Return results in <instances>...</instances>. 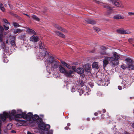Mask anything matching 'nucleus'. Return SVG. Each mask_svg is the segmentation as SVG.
<instances>
[{
  "mask_svg": "<svg viewBox=\"0 0 134 134\" xmlns=\"http://www.w3.org/2000/svg\"><path fill=\"white\" fill-rule=\"evenodd\" d=\"M39 128L43 130L46 131V133L44 134H52L53 131L51 130L50 131V133H49L48 131L49 129L50 126L48 124H46L43 121L42 119H40L37 121V123Z\"/></svg>",
  "mask_w": 134,
  "mask_h": 134,
  "instance_id": "obj_1",
  "label": "nucleus"
},
{
  "mask_svg": "<svg viewBox=\"0 0 134 134\" xmlns=\"http://www.w3.org/2000/svg\"><path fill=\"white\" fill-rule=\"evenodd\" d=\"M16 111L15 110H13L12 111L11 113L9 114L7 113L4 111L3 112V114H0V117L1 119L3 121H5L7 118H9L10 119H13V117L15 116L16 115Z\"/></svg>",
  "mask_w": 134,
  "mask_h": 134,
  "instance_id": "obj_2",
  "label": "nucleus"
},
{
  "mask_svg": "<svg viewBox=\"0 0 134 134\" xmlns=\"http://www.w3.org/2000/svg\"><path fill=\"white\" fill-rule=\"evenodd\" d=\"M113 54L115 61L112 62V65L114 66L117 65L119 63L118 59L120 58V56L116 52H113Z\"/></svg>",
  "mask_w": 134,
  "mask_h": 134,
  "instance_id": "obj_3",
  "label": "nucleus"
},
{
  "mask_svg": "<svg viewBox=\"0 0 134 134\" xmlns=\"http://www.w3.org/2000/svg\"><path fill=\"white\" fill-rule=\"evenodd\" d=\"M23 115L24 116V119L30 120L32 119L33 114L31 112H29L26 114V113L24 112Z\"/></svg>",
  "mask_w": 134,
  "mask_h": 134,
  "instance_id": "obj_4",
  "label": "nucleus"
},
{
  "mask_svg": "<svg viewBox=\"0 0 134 134\" xmlns=\"http://www.w3.org/2000/svg\"><path fill=\"white\" fill-rule=\"evenodd\" d=\"M59 62L57 60L55 59L54 62L51 64V67L53 69H56L57 68L59 65Z\"/></svg>",
  "mask_w": 134,
  "mask_h": 134,
  "instance_id": "obj_5",
  "label": "nucleus"
},
{
  "mask_svg": "<svg viewBox=\"0 0 134 134\" xmlns=\"http://www.w3.org/2000/svg\"><path fill=\"white\" fill-rule=\"evenodd\" d=\"M35 35H33L32 36L30 37V41L36 42L39 40L40 39L39 37L37 36H35Z\"/></svg>",
  "mask_w": 134,
  "mask_h": 134,
  "instance_id": "obj_6",
  "label": "nucleus"
},
{
  "mask_svg": "<svg viewBox=\"0 0 134 134\" xmlns=\"http://www.w3.org/2000/svg\"><path fill=\"white\" fill-rule=\"evenodd\" d=\"M104 8H106L109 10L107 12L106 14V15L108 16H109L110 14L111 13L112 8L108 4L104 5Z\"/></svg>",
  "mask_w": 134,
  "mask_h": 134,
  "instance_id": "obj_7",
  "label": "nucleus"
},
{
  "mask_svg": "<svg viewBox=\"0 0 134 134\" xmlns=\"http://www.w3.org/2000/svg\"><path fill=\"white\" fill-rule=\"evenodd\" d=\"M85 21L87 23L92 25L95 24L96 23V21L92 19H86Z\"/></svg>",
  "mask_w": 134,
  "mask_h": 134,
  "instance_id": "obj_8",
  "label": "nucleus"
},
{
  "mask_svg": "<svg viewBox=\"0 0 134 134\" xmlns=\"http://www.w3.org/2000/svg\"><path fill=\"white\" fill-rule=\"evenodd\" d=\"M48 54V53L47 52L46 49H45L42 51L40 56L42 57V59H43L44 58L45 56H46Z\"/></svg>",
  "mask_w": 134,
  "mask_h": 134,
  "instance_id": "obj_9",
  "label": "nucleus"
},
{
  "mask_svg": "<svg viewBox=\"0 0 134 134\" xmlns=\"http://www.w3.org/2000/svg\"><path fill=\"white\" fill-rule=\"evenodd\" d=\"M112 2L114 5L118 7H121L122 4L119 2L118 0H112Z\"/></svg>",
  "mask_w": 134,
  "mask_h": 134,
  "instance_id": "obj_10",
  "label": "nucleus"
},
{
  "mask_svg": "<svg viewBox=\"0 0 134 134\" xmlns=\"http://www.w3.org/2000/svg\"><path fill=\"white\" fill-rule=\"evenodd\" d=\"M55 60L54 58L52 56L49 57L47 59V62L50 64H52Z\"/></svg>",
  "mask_w": 134,
  "mask_h": 134,
  "instance_id": "obj_11",
  "label": "nucleus"
},
{
  "mask_svg": "<svg viewBox=\"0 0 134 134\" xmlns=\"http://www.w3.org/2000/svg\"><path fill=\"white\" fill-rule=\"evenodd\" d=\"M18 111L21 113L22 114H16L15 115V117L18 118H23L24 119V116L23 115V113H24V112H22L21 110H18Z\"/></svg>",
  "mask_w": 134,
  "mask_h": 134,
  "instance_id": "obj_12",
  "label": "nucleus"
},
{
  "mask_svg": "<svg viewBox=\"0 0 134 134\" xmlns=\"http://www.w3.org/2000/svg\"><path fill=\"white\" fill-rule=\"evenodd\" d=\"M26 32L30 34L36 35V32L34 30L29 28L27 29Z\"/></svg>",
  "mask_w": 134,
  "mask_h": 134,
  "instance_id": "obj_13",
  "label": "nucleus"
},
{
  "mask_svg": "<svg viewBox=\"0 0 134 134\" xmlns=\"http://www.w3.org/2000/svg\"><path fill=\"white\" fill-rule=\"evenodd\" d=\"M74 72L71 70H69V71L66 70L64 74L65 75L68 77H71V74H73Z\"/></svg>",
  "mask_w": 134,
  "mask_h": 134,
  "instance_id": "obj_14",
  "label": "nucleus"
},
{
  "mask_svg": "<svg viewBox=\"0 0 134 134\" xmlns=\"http://www.w3.org/2000/svg\"><path fill=\"white\" fill-rule=\"evenodd\" d=\"M12 40L10 42V43L12 46L13 47L15 46H16L15 42L16 37L14 36H12Z\"/></svg>",
  "mask_w": 134,
  "mask_h": 134,
  "instance_id": "obj_15",
  "label": "nucleus"
},
{
  "mask_svg": "<svg viewBox=\"0 0 134 134\" xmlns=\"http://www.w3.org/2000/svg\"><path fill=\"white\" fill-rule=\"evenodd\" d=\"M76 71L78 74H82L84 75V74H83L84 72V70L83 68H78L76 70Z\"/></svg>",
  "mask_w": 134,
  "mask_h": 134,
  "instance_id": "obj_16",
  "label": "nucleus"
},
{
  "mask_svg": "<svg viewBox=\"0 0 134 134\" xmlns=\"http://www.w3.org/2000/svg\"><path fill=\"white\" fill-rule=\"evenodd\" d=\"M40 119H42L41 118H40L39 116L37 114H35L34 115H33L32 117V119L34 120H37V121Z\"/></svg>",
  "mask_w": 134,
  "mask_h": 134,
  "instance_id": "obj_17",
  "label": "nucleus"
},
{
  "mask_svg": "<svg viewBox=\"0 0 134 134\" xmlns=\"http://www.w3.org/2000/svg\"><path fill=\"white\" fill-rule=\"evenodd\" d=\"M59 70L61 72L64 74L66 71L65 69L61 65H59Z\"/></svg>",
  "mask_w": 134,
  "mask_h": 134,
  "instance_id": "obj_18",
  "label": "nucleus"
},
{
  "mask_svg": "<svg viewBox=\"0 0 134 134\" xmlns=\"http://www.w3.org/2000/svg\"><path fill=\"white\" fill-rule=\"evenodd\" d=\"M106 59L108 61L111 62L112 63L114 61H115L114 58L113 57H106Z\"/></svg>",
  "mask_w": 134,
  "mask_h": 134,
  "instance_id": "obj_19",
  "label": "nucleus"
},
{
  "mask_svg": "<svg viewBox=\"0 0 134 134\" xmlns=\"http://www.w3.org/2000/svg\"><path fill=\"white\" fill-rule=\"evenodd\" d=\"M53 25L55 27L57 28V29L60 30L62 31L65 32L64 29H63L62 27H60L58 25L54 24H53Z\"/></svg>",
  "mask_w": 134,
  "mask_h": 134,
  "instance_id": "obj_20",
  "label": "nucleus"
},
{
  "mask_svg": "<svg viewBox=\"0 0 134 134\" xmlns=\"http://www.w3.org/2000/svg\"><path fill=\"white\" fill-rule=\"evenodd\" d=\"M106 57H105L103 61V67H105L107 65L109 64V62L106 59Z\"/></svg>",
  "mask_w": 134,
  "mask_h": 134,
  "instance_id": "obj_21",
  "label": "nucleus"
},
{
  "mask_svg": "<svg viewBox=\"0 0 134 134\" xmlns=\"http://www.w3.org/2000/svg\"><path fill=\"white\" fill-rule=\"evenodd\" d=\"M55 33L59 36L63 38L65 37V36L62 33H60L58 31H55Z\"/></svg>",
  "mask_w": 134,
  "mask_h": 134,
  "instance_id": "obj_22",
  "label": "nucleus"
},
{
  "mask_svg": "<svg viewBox=\"0 0 134 134\" xmlns=\"http://www.w3.org/2000/svg\"><path fill=\"white\" fill-rule=\"evenodd\" d=\"M113 18L116 19H122L124 18V17L121 16L120 15H118L113 16Z\"/></svg>",
  "mask_w": 134,
  "mask_h": 134,
  "instance_id": "obj_23",
  "label": "nucleus"
},
{
  "mask_svg": "<svg viewBox=\"0 0 134 134\" xmlns=\"http://www.w3.org/2000/svg\"><path fill=\"white\" fill-rule=\"evenodd\" d=\"M128 68L129 70H132L134 69V65L132 63L128 64Z\"/></svg>",
  "mask_w": 134,
  "mask_h": 134,
  "instance_id": "obj_24",
  "label": "nucleus"
},
{
  "mask_svg": "<svg viewBox=\"0 0 134 134\" xmlns=\"http://www.w3.org/2000/svg\"><path fill=\"white\" fill-rule=\"evenodd\" d=\"M39 48L41 49L44 50V49H46L45 48V46L42 42L40 43L39 45Z\"/></svg>",
  "mask_w": 134,
  "mask_h": 134,
  "instance_id": "obj_25",
  "label": "nucleus"
},
{
  "mask_svg": "<svg viewBox=\"0 0 134 134\" xmlns=\"http://www.w3.org/2000/svg\"><path fill=\"white\" fill-rule=\"evenodd\" d=\"M32 17L33 19L36 21H39L40 19L36 15L33 14L32 15Z\"/></svg>",
  "mask_w": 134,
  "mask_h": 134,
  "instance_id": "obj_26",
  "label": "nucleus"
},
{
  "mask_svg": "<svg viewBox=\"0 0 134 134\" xmlns=\"http://www.w3.org/2000/svg\"><path fill=\"white\" fill-rule=\"evenodd\" d=\"M22 31V30L19 29H17L14 30L13 32L14 34H16L18 32H21Z\"/></svg>",
  "mask_w": 134,
  "mask_h": 134,
  "instance_id": "obj_27",
  "label": "nucleus"
},
{
  "mask_svg": "<svg viewBox=\"0 0 134 134\" xmlns=\"http://www.w3.org/2000/svg\"><path fill=\"white\" fill-rule=\"evenodd\" d=\"M13 26L16 28H17L18 27H20L21 26L19 25L18 23L16 22H13Z\"/></svg>",
  "mask_w": 134,
  "mask_h": 134,
  "instance_id": "obj_28",
  "label": "nucleus"
},
{
  "mask_svg": "<svg viewBox=\"0 0 134 134\" xmlns=\"http://www.w3.org/2000/svg\"><path fill=\"white\" fill-rule=\"evenodd\" d=\"M92 66L93 68H95L97 69H98L99 68V67L96 63H93Z\"/></svg>",
  "mask_w": 134,
  "mask_h": 134,
  "instance_id": "obj_29",
  "label": "nucleus"
},
{
  "mask_svg": "<svg viewBox=\"0 0 134 134\" xmlns=\"http://www.w3.org/2000/svg\"><path fill=\"white\" fill-rule=\"evenodd\" d=\"M85 82L83 80H80L79 81V83L80 85L81 86V87L85 85Z\"/></svg>",
  "mask_w": 134,
  "mask_h": 134,
  "instance_id": "obj_30",
  "label": "nucleus"
},
{
  "mask_svg": "<svg viewBox=\"0 0 134 134\" xmlns=\"http://www.w3.org/2000/svg\"><path fill=\"white\" fill-rule=\"evenodd\" d=\"M0 9L3 12H4L5 11L3 5L1 3H0Z\"/></svg>",
  "mask_w": 134,
  "mask_h": 134,
  "instance_id": "obj_31",
  "label": "nucleus"
},
{
  "mask_svg": "<svg viewBox=\"0 0 134 134\" xmlns=\"http://www.w3.org/2000/svg\"><path fill=\"white\" fill-rule=\"evenodd\" d=\"M117 32L119 33L123 34H124V30H123L121 29H120L117 30Z\"/></svg>",
  "mask_w": 134,
  "mask_h": 134,
  "instance_id": "obj_32",
  "label": "nucleus"
},
{
  "mask_svg": "<svg viewBox=\"0 0 134 134\" xmlns=\"http://www.w3.org/2000/svg\"><path fill=\"white\" fill-rule=\"evenodd\" d=\"M85 66L84 69L85 71L87 72H89L90 71V67L87 66L86 67V66Z\"/></svg>",
  "mask_w": 134,
  "mask_h": 134,
  "instance_id": "obj_33",
  "label": "nucleus"
},
{
  "mask_svg": "<svg viewBox=\"0 0 134 134\" xmlns=\"http://www.w3.org/2000/svg\"><path fill=\"white\" fill-rule=\"evenodd\" d=\"M128 41L131 43H134V38H130L128 39Z\"/></svg>",
  "mask_w": 134,
  "mask_h": 134,
  "instance_id": "obj_34",
  "label": "nucleus"
},
{
  "mask_svg": "<svg viewBox=\"0 0 134 134\" xmlns=\"http://www.w3.org/2000/svg\"><path fill=\"white\" fill-rule=\"evenodd\" d=\"M125 61L129 62V64H131L132 62V60L130 58H127L125 59Z\"/></svg>",
  "mask_w": 134,
  "mask_h": 134,
  "instance_id": "obj_35",
  "label": "nucleus"
},
{
  "mask_svg": "<svg viewBox=\"0 0 134 134\" xmlns=\"http://www.w3.org/2000/svg\"><path fill=\"white\" fill-rule=\"evenodd\" d=\"M3 22L5 23H7L9 25H10V23L6 19H3Z\"/></svg>",
  "mask_w": 134,
  "mask_h": 134,
  "instance_id": "obj_36",
  "label": "nucleus"
},
{
  "mask_svg": "<svg viewBox=\"0 0 134 134\" xmlns=\"http://www.w3.org/2000/svg\"><path fill=\"white\" fill-rule=\"evenodd\" d=\"M100 53L102 55H108V53H106L105 51H100Z\"/></svg>",
  "mask_w": 134,
  "mask_h": 134,
  "instance_id": "obj_37",
  "label": "nucleus"
},
{
  "mask_svg": "<svg viewBox=\"0 0 134 134\" xmlns=\"http://www.w3.org/2000/svg\"><path fill=\"white\" fill-rule=\"evenodd\" d=\"M5 47V44L3 42H2V44L1 45V47L3 49H4Z\"/></svg>",
  "mask_w": 134,
  "mask_h": 134,
  "instance_id": "obj_38",
  "label": "nucleus"
},
{
  "mask_svg": "<svg viewBox=\"0 0 134 134\" xmlns=\"http://www.w3.org/2000/svg\"><path fill=\"white\" fill-rule=\"evenodd\" d=\"M130 33V31L128 30H124V34H129Z\"/></svg>",
  "mask_w": 134,
  "mask_h": 134,
  "instance_id": "obj_39",
  "label": "nucleus"
},
{
  "mask_svg": "<svg viewBox=\"0 0 134 134\" xmlns=\"http://www.w3.org/2000/svg\"><path fill=\"white\" fill-rule=\"evenodd\" d=\"M25 35H21L19 37V38L21 40H24L25 38Z\"/></svg>",
  "mask_w": 134,
  "mask_h": 134,
  "instance_id": "obj_40",
  "label": "nucleus"
},
{
  "mask_svg": "<svg viewBox=\"0 0 134 134\" xmlns=\"http://www.w3.org/2000/svg\"><path fill=\"white\" fill-rule=\"evenodd\" d=\"M3 33H1L0 34V41L1 42H2L3 41Z\"/></svg>",
  "mask_w": 134,
  "mask_h": 134,
  "instance_id": "obj_41",
  "label": "nucleus"
},
{
  "mask_svg": "<svg viewBox=\"0 0 134 134\" xmlns=\"http://www.w3.org/2000/svg\"><path fill=\"white\" fill-rule=\"evenodd\" d=\"M4 30V29L2 26H0V32L1 33H3V32Z\"/></svg>",
  "mask_w": 134,
  "mask_h": 134,
  "instance_id": "obj_42",
  "label": "nucleus"
},
{
  "mask_svg": "<svg viewBox=\"0 0 134 134\" xmlns=\"http://www.w3.org/2000/svg\"><path fill=\"white\" fill-rule=\"evenodd\" d=\"M97 95L98 96L100 97L102 96V94L100 92H98L97 93Z\"/></svg>",
  "mask_w": 134,
  "mask_h": 134,
  "instance_id": "obj_43",
  "label": "nucleus"
},
{
  "mask_svg": "<svg viewBox=\"0 0 134 134\" xmlns=\"http://www.w3.org/2000/svg\"><path fill=\"white\" fill-rule=\"evenodd\" d=\"M3 26L5 30H7L9 29V26H6L5 25H3Z\"/></svg>",
  "mask_w": 134,
  "mask_h": 134,
  "instance_id": "obj_44",
  "label": "nucleus"
},
{
  "mask_svg": "<svg viewBox=\"0 0 134 134\" xmlns=\"http://www.w3.org/2000/svg\"><path fill=\"white\" fill-rule=\"evenodd\" d=\"M100 48L102 49L103 50H105L107 49V48H106L105 46H101L100 47Z\"/></svg>",
  "mask_w": 134,
  "mask_h": 134,
  "instance_id": "obj_45",
  "label": "nucleus"
},
{
  "mask_svg": "<svg viewBox=\"0 0 134 134\" xmlns=\"http://www.w3.org/2000/svg\"><path fill=\"white\" fill-rule=\"evenodd\" d=\"M71 92H75L76 90V88L72 87L71 90Z\"/></svg>",
  "mask_w": 134,
  "mask_h": 134,
  "instance_id": "obj_46",
  "label": "nucleus"
},
{
  "mask_svg": "<svg viewBox=\"0 0 134 134\" xmlns=\"http://www.w3.org/2000/svg\"><path fill=\"white\" fill-rule=\"evenodd\" d=\"M61 63L65 66L67 64L66 62L63 61H61Z\"/></svg>",
  "mask_w": 134,
  "mask_h": 134,
  "instance_id": "obj_47",
  "label": "nucleus"
},
{
  "mask_svg": "<svg viewBox=\"0 0 134 134\" xmlns=\"http://www.w3.org/2000/svg\"><path fill=\"white\" fill-rule=\"evenodd\" d=\"M94 29L97 32H98L99 30V29L97 27H94Z\"/></svg>",
  "mask_w": 134,
  "mask_h": 134,
  "instance_id": "obj_48",
  "label": "nucleus"
},
{
  "mask_svg": "<svg viewBox=\"0 0 134 134\" xmlns=\"http://www.w3.org/2000/svg\"><path fill=\"white\" fill-rule=\"evenodd\" d=\"M128 14L130 16L133 15L134 14V13L129 12Z\"/></svg>",
  "mask_w": 134,
  "mask_h": 134,
  "instance_id": "obj_49",
  "label": "nucleus"
},
{
  "mask_svg": "<svg viewBox=\"0 0 134 134\" xmlns=\"http://www.w3.org/2000/svg\"><path fill=\"white\" fill-rule=\"evenodd\" d=\"M65 66H66V67H67L68 69H70L71 68V66L70 65H69L68 64H67V65H65Z\"/></svg>",
  "mask_w": 134,
  "mask_h": 134,
  "instance_id": "obj_50",
  "label": "nucleus"
},
{
  "mask_svg": "<svg viewBox=\"0 0 134 134\" xmlns=\"http://www.w3.org/2000/svg\"><path fill=\"white\" fill-rule=\"evenodd\" d=\"M72 69L74 70L75 71L76 70V67L75 66H72Z\"/></svg>",
  "mask_w": 134,
  "mask_h": 134,
  "instance_id": "obj_51",
  "label": "nucleus"
},
{
  "mask_svg": "<svg viewBox=\"0 0 134 134\" xmlns=\"http://www.w3.org/2000/svg\"><path fill=\"white\" fill-rule=\"evenodd\" d=\"M18 121H21L22 122H25L26 121L24 120H22L20 119L18 120Z\"/></svg>",
  "mask_w": 134,
  "mask_h": 134,
  "instance_id": "obj_52",
  "label": "nucleus"
},
{
  "mask_svg": "<svg viewBox=\"0 0 134 134\" xmlns=\"http://www.w3.org/2000/svg\"><path fill=\"white\" fill-rule=\"evenodd\" d=\"M118 88L120 90H121L122 89V87L121 86H119L118 87Z\"/></svg>",
  "mask_w": 134,
  "mask_h": 134,
  "instance_id": "obj_53",
  "label": "nucleus"
},
{
  "mask_svg": "<svg viewBox=\"0 0 134 134\" xmlns=\"http://www.w3.org/2000/svg\"><path fill=\"white\" fill-rule=\"evenodd\" d=\"M17 19L19 20H22L21 18L19 16H18L16 17Z\"/></svg>",
  "mask_w": 134,
  "mask_h": 134,
  "instance_id": "obj_54",
  "label": "nucleus"
},
{
  "mask_svg": "<svg viewBox=\"0 0 134 134\" xmlns=\"http://www.w3.org/2000/svg\"><path fill=\"white\" fill-rule=\"evenodd\" d=\"M11 132L13 133H16V131L15 130H13L11 131Z\"/></svg>",
  "mask_w": 134,
  "mask_h": 134,
  "instance_id": "obj_55",
  "label": "nucleus"
},
{
  "mask_svg": "<svg viewBox=\"0 0 134 134\" xmlns=\"http://www.w3.org/2000/svg\"><path fill=\"white\" fill-rule=\"evenodd\" d=\"M27 134H34V133H32L31 132L28 131L27 133Z\"/></svg>",
  "mask_w": 134,
  "mask_h": 134,
  "instance_id": "obj_56",
  "label": "nucleus"
},
{
  "mask_svg": "<svg viewBox=\"0 0 134 134\" xmlns=\"http://www.w3.org/2000/svg\"><path fill=\"white\" fill-rule=\"evenodd\" d=\"M98 113L97 112H95L94 113V115L96 116H97L98 115Z\"/></svg>",
  "mask_w": 134,
  "mask_h": 134,
  "instance_id": "obj_57",
  "label": "nucleus"
},
{
  "mask_svg": "<svg viewBox=\"0 0 134 134\" xmlns=\"http://www.w3.org/2000/svg\"><path fill=\"white\" fill-rule=\"evenodd\" d=\"M9 7H10V8L11 9H12V8H13L12 6L10 4H9Z\"/></svg>",
  "mask_w": 134,
  "mask_h": 134,
  "instance_id": "obj_58",
  "label": "nucleus"
},
{
  "mask_svg": "<svg viewBox=\"0 0 134 134\" xmlns=\"http://www.w3.org/2000/svg\"><path fill=\"white\" fill-rule=\"evenodd\" d=\"M24 15H26V16H28V17L29 18H30V16L29 15H28L27 14H23Z\"/></svg>",
  "mask_w": 134,
  "mask_h": 134,
  "instance_id": "obj_59",
  "label": "nucleus"
},
{
  "mask_svg": "<svg viewBox=\"0 0 134 134\" xmlns=\"http://www.w3.org/2000/svg\"><path fill=\"white\" fill-rule=\"evenodd\" d=\"M65 129L66 130H68L69 129V127H68L66 126L65 127Z\"/></svg>",
  "mask_w": 134,
  "mask_h": 134,
  "instance_id": "obj_60",
  "label": "nucleus"
},
{
  "mask_svg": "<svg viewBox=\"0 0 134 134\" xmlns=\"http://www.w3.org/2000/svg\"><path fill=\"white\" fill-rule=\"evenodd\" d=\"M86 120L87 121H89L90 120V119L89 118H87L86 119Z\"/></svg>",
  "mask_w": 134,
  "mask_h": 134,
  "instance_id": "obj_61",
  "label": "nucleus"
},
{
  "mask_svg": "<svg viewBox=\"0 0 134 134\" xmlns=\"http://www.w3.org/2000/svg\"><path fill=\"white\" fill-rule=\"evenodd\" d=\"M103 112L104 113H105L106 112V110L105 109H104L103 110Z\"/></svg>",
  "mask_w": 134,
  "mask_h": 134,
  "instance_id": "obj_62",
  "label": "nucleus"
},
{
  "mask_svg": "<svg viewBox=\"0 0 134 134\" xmlns=\"http://www.w3.org/2000/svg\"><path fill=\"white\" fill-rule=\"evenodd\" d=\"M70 123H68L67 124V125L68 126H70Z\"/></svg>",
  "mask_w": 134,
  "mask_h": 134,
  "instance_id": "obj_63",
  "label": "nucleus"
},
{
  "mask_svg": "<svg viewBox=\"0 0 134 134\" xmlns=\"http://www.w3.org/2000/svg\"><path fill=\"white\" fill-rule=\"evenodd\" d=\"M124 134H131L130 133L128 132H126Z\"/></svg>",
  "mask_w": 134,
  "mask_h": 134,
  "instance_id": "obj_64",
  "label": "nucleus"
}]
</instances>
